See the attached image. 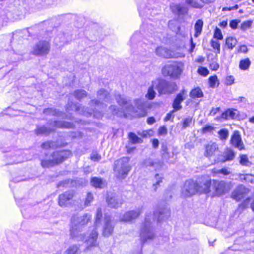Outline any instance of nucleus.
<instances>
[{
    "instance_id": "obj_1",
    "label": "nucleus",
    "mask_w": 254,
    "mask_h": 254,
    "mask_svg": "<svg viewBox=\"0 0 254 254\" xmlns=\"http://www.w3.org/2000/svg\"><path fill=\"white\" fill-rule=\"evenodd\" d=\"M116 100L122 107L123 111L117 110L115 106H111L109 109L113 112V115L118 116H124L127 118L128 116L133 117H143L146 115V111L141 99H137L134 100V107L131 104L130 101L124 96L118 95L116 96Z\"/></svg>"
},
{
    "instance_id": "obj_2",
    "label": "nucleus",
    "mask_w": 254,
    "mask_h": 254,
    "mask_svg": "<svg viewBox=\"0 0 254 254\" xmlns=\"http://www.w3.org/2000/svg\"><path fill=\"white\" fill-rule=\"evenodd\" d=\"M97 97L98 100H92L91 102V105H94L95 106V110L92 111H89L87 110L86 108L84 107H80L76 104H74L72 107H70L72 110H75V111L77 112L79 114H82L85 116H90L92 114L93 116L97 119H100L103 117L102 110L101 108H104V104L100 102H108L109 101V94L108 92L104 90L101 89L97 92Z\"/></svg>"
},
{
    "instance_id": "obj_3",
    "label": "nucleus",
    "mask_w": 254,
    "mask_h": 254,
    "mask_svg": "<svg viewBox=\"0 0 254 254\" xmlns=\"http://www.w3.org/2000/svg\"><path fill=\"white\" fill-rule=\"evenodd\" d=\"M102 217V210L100 208H99L97 211L94 226L87 233V236H83V239L81 240V241L84 242L85 245V252L91 251L92 249L98 246L97 242L98 233L96 229L101 223ZM78 241H80V240Z\"/></svg>"
},
{
    "instance_id": "obj_4",
    "label": "nucleus",
    "mask_w": 254,
    "mask_h": 254,
    "mask_svg": "<svg viewBox=\"0 0 254 254\" xmlns=\"http://www.w3.org/2000/svg\"><path fill=\"white\" fill-rule=\"evenodd\" d=\"M91 215L86 214L83 216H73L71 218V225L70 229V237L74 241L82 240L83 235L80 233L83 226L90 220Z\"/></svg>"
},
{
    "instance_id": "obj_5",
    "label": "nucleus",
    "mask_w": 254,
    "mask_h": 254,
    "mask_svg": "<svg viewBox=\"0 0 254 254\" xmlns=\"http://www.w3.org/2000/svg\"><path fill=\"white\" fill-rule=\"evenodd\" d=\"M71 155V153L69 150H62L55 152L49 157L46 155L47 158L41 160V165L43 167L53 166L55 164L62 162L65 159L68 158Z\"/></svg>"
},
{
    "instance_id": "obj_6",
    "label": "nucleus",
    "mask_w": 254,
    "mask_h": 254,
    "mask_svg": "<svg viewBox=\"0 0 254 254\" xmlns=\"http://www.w3.org/2000/svg\"><path fill=\"white\" fill-rule=\"evenodd\" d=\"M0 149L4 152H9L6 156L8 158L7 164H12L21 163L23 161V157L21 156L22 151L15 150L14 147H9L8 143H4Z\"/></svg>"
},
{
    "instance_id": "obj_7",
    "label": "nucleus",
    "mask_w": 254,
    "mask_h": 254,
    "mask_svg": "<svg viewBox=\"0 0 254 254\" xmlns=\"http://www.w3.org/2000/svg\"><path fill=\"white\" fill-rule=\"evenodd\" d=\"M129 160L128 157H123L115 162L114 170L118 178L124 179L130 171Z\"/></svg>"
},
{
    "instance_id": "obj_8",
    "label": "nucleus",
    "mask_w": 254,
    "mask_h": 254,
    "mask_svg": "<svg viewBox=\"0 0 254 254\" xmlns=\"http://www.w3.org/2000/svg\"><path fill=\"white\" fill-rule=\"evenodd\" d=\"M184 64L181 62H173L167 64L162 69V73L173 78H178L183 71Z\"/></svg>"
},
{
    "instance_id": "obj_9",
    "label": "nucleus",
    "mask_w": 254,
    "mask_h": 254,
    "mask_svg": "<svg viewBox=\"0 0 254 254\" xmlns=\"http://www.w3.org/2000/svg\"><path fill=\"white\" fill-rule=\"evenodd\" d=\"M151 216L150 214L146 216L145 222L141 227L140 238L142 243L152 240L154 237V233L151 226Z\"/></svg>"
},
{
    "instance_id": "obj_10",
    "label": "nucleus",
    "mask_w": 254,
    "mask_h": 254,
    "mask_svg": "<svg viewBox=\"0 0 254 254\" xmlns=\"http://www.w3.org/2000/svg\"><path fill=\"white\" fill-rule=\"evenodd\" d=\"M153 85L160 94H170L177 90V85L174 82L157 79L153 81Z\"/></svg>"
},
{
    "instance_id": "obj_11",
    "label": "nucleus",
    "mask_w": 254,
    "mask_h": 254,
    "mask_svg": "<svg viewBox=\"0 0 254 254\" xmlns=\"http://www.w3.org/2000/svg\"><path fill=\"white\" fill-rule=\"evenodd\" d=\"M233 186L231 182L213 180L212 189L216 195H220L229 192Z\"/></svg>"
},
{
    "instance_id": "obj_12",
    "label": "nucleus",
    "mask_w": 254,
    "mask_h": 254,
    "mask_svg": "<svg viewBox=\"0 0 254 254\" xmlns=\"http://www.w3.org/2000/svg\"><path fill=\"white\" fill-rule=\"evenodd\" d=\"M197 183L193 180L186 181L182 189V194L184 196H190L197 192Z\"/></svg>"
},
{
    "instance_id": "obj_13",
    "label": "nucleus",
    "mask_w": 254,
    "mask_h": 254,
    "mask_svg": "<svg viewBox=\"0 0 254 254\" xmlns=\"http://www.w3.org/2000/svg\"><path fill=\"white\" fill-rule=\"evenodd\" d=\"M155 53L158 56L165 58H177L185 57V55L183 53H175L173 51L162 46L157 47L156 49Z\"/></svg>"
},
{
    "instance_id": "obj_14",
    "label": "nucleus",
    "mask_w": 254,
    "mask_h": 254,
    "mask_svg": "<svg viewBox=\"0 0 254 254\" xmlns=\"http://www.w3.org/2000/svg\"><path fill=\"white\" fill-rule=\"evenodd\" d=\"M50 51L49 43L46 41H40L34 47L33 52L37 55L47 54Z\"/></svg>"
},
{
    "instance_id": "obj_15",
    "label": "nucleus",
    "mask_w": 254,
    "mask_h": 254,
    "mask_svg": "<svg viewBox=\"0 0 254 254\" xmlns=\"http://www.w3.org/2000/svg\"><path fill=\"white\" fill-rule=\"evenodd\" d=\"M114 225L111 222V218L109 215H105L104 218V224L102 234L104 237H108L111 236L114 231Z\"/></svg>"
},
{
    "instance_id": "obj_16",
    "label": "nucleus",
    "mask_w": 254,
    "mask_h": 254,
    "mask_svg": "<svg viewBox=\"0 0 254 254\" xmlns=\"http://www.w3.org/2000/svg\"><path fill=\"white\" fill-rule=\"evenodd\" d=\"M230 142L234 147L238 148L240 150L245 149V146L242 141L241 136L239 132L237 130L234 131L231 136Z\"/></svg>"
},
{
    "instance_id": "obj_17",
    "label": "nucleus",
    "mask_w": 254,
    "mask_h": 254,
    "mask_svg": "<svg viewBox=\"0 0 254 254\" xmlns=\"http://www.w3.org/2000/svg\"><path fill=\"white\" fill-rule=\"evenodd\" d=\"M249 190L243 185L239 186L232 192V197L237 201H239L244 197L248 193Z\"/></svg>"
},
{
    "instance_id": "obj_18",
    "label": "nucleus",
    "mask_w": 254,
    "mask_h": 254,
    "mask_svg": "<svg viewBox=\"0 0 254 254\" xmlns=\"http://www.w3.org/2000/svg\"><path fill=\"white\" fill-rule=\"evenodd\" d=\"M170 216V210L167 208H161L158 211H156L153 214V217L152 220L157 219L158 221H161L162 220L168 219Z\"/></svg>"
},
{
    "instance_id": "obj_19",
    "label": "nucleus",
    "mask_w": 254,
    "mask_h": 254,
    "mask_svg": "<svg viewBox=\"0 0 254 254\" xmlns=\"http://www.w3.org/2000/svg\"><path fill=\"white\" fill-rule=\"evenodd\" d=\"M141 212L140 208L130 211L126 213L124 216L120 218L121 221L128 222L137 218Z\"/></svg>"
},
{
    "instance_id": "obj_20",
    "label": "nucleus",
    "mask_w": 254,
    "mask_h": 254,
    "mask_svg": "<svg viewBox=\"0 0 254 254\" xmlns=\"http://www.w3.org/2000/svg\"><path fill=\"white\" fill-rule=\"evenodd\" d=\"M197 183V191L200 193H207L211 191L212 186L210 180H205Z\"/></svg>"
},
{
    "instance_id": "obj_21",
    "label": "nucleus",
    "mask_w": 254,
    "mask_h": 254,
    "mask_svg": "<svg viewBox=\"0 0 254 254\" xmlns=\"http://www.w3.org/2000/svg\"><path fill=\"white\" fill-rule=\"evenodd\" d=\"M172 12L178 15H185L188 13V8L181 4H173L171 5Z\"/></svg>"
},
{
    "instance_id": "obj_22",
    "label": "nucleus",
    "mask_w": 254,
    "mask_h": 254,
    "mask_svg": "<svg viewBox=\"0 0 254 254\" xmlns=\"http://www.w3.org/2000/svg\"><path fill=\"white\" fill-rule=\"evenodd\" d=\"M73 196L72 191L65 192L59 196V204L61 206H65L67 201L71 199Z\"/></svg>"
},
{
    "instance_id": "obj_23",
    "label": "nucleus",
    "mask_w": 254,
    "mask_h": 254,
    "mask_svg": "<svg viewBox=\"0 0 254 254\" xmlns=\"http://www.w3.org/2000/svg\"><path fill=\"white\" fill-rule=\"evenodd\" d=\"M184 94L185 90H183L182 92L179 93L175 99L173 104V107L175 111L180 110L182 108L181 103L185 99V97H184Z\"/></svg>"
},
{
    "instance_id": "obj_24",
    "label": "nucleus",
    "mask_w": 254,
    "mask_h": 254,
    "mask_svg": "<svg viewBox=\"0 0 254 254\" xmlns=\"http://www.w3.org/2000/svg\"><path fill=\"white\" fill-rule=\"evenodd\" d=\"M237 111L234 109H229L223 113L220 119H223L224 120L234 119L237 117Z\"/></svg>"
},
{
    "instance_id": "obj_25",
    "label": "nucleus",
    "mask_w": 254,
    "mask_h": 254,
    "mask_svg": "<svg viewBox=\"0 0 254 254\" xmlns=\"http://www.w3.org/2000/svg\"><path fill=\"white\" fill-rule=\"evenodd\" d=\"M108 205L113 208H117L122 203L121 200L115 196H108L107 199Z\"/></svg>"
},
{
    "instance_id": "obj_26",
    "label": "nucleus",
    "mask_w": 254,
    "mask_h": 254,
    "mask_svg": "<svg viewBox=\"0 0 254 254\" xmlns=\"http://www.w3.org/2000/svg\"><path fill=\"white\" fill-rule=\"evenodd\" d=\"M218 149V146L215 143H210L205 147V156L206 157L211 156L214 155L215 152Z\"/></svg>"
},
{
    "instance_id": "obj_27",
    "label": "nucleus",
    "mask_w": 254,
    "mask_h": 254,
    "mask_svg": "<svg viewBox=\"0 0 254 254\" xmlns=\"http://www.w3.org/2000/svg\"><path fill=\"white\" fill-rule=\"evenodd\" d=\"M51 126L59 128H72L74 126L72 123L63 121H54Z\"/></svg>"
},
{
    "instance_id": "obj_28",
    "label": "nucleus",
    "mask_w": 254,
    "mask_h": 254,
    "mask_svg": "<svg viewBox=\"0 0 254 254\" xmlns=\"http://www.w3.org/2000/svg\"><path fill=\"white\" fill-rule=\"evenodd\" d=\"M203 25V21L201 19H198L196 21L194 24V36L198 37L201 33L202 27Z\"/></svg>"
},
{
    "instance_id": "obj_29",
    "label": "nucleus",
    "mask_w": 254,
    "mask_h": 254,
    "mask_svg": "<svg viewBox=\"0 0 254 254\" xmlns=\"http://www.w3.org/2000/svg\"><path fill=\"white\" fill-rule=\"evenodd\" d=\"M91 183L94 187L99 188H103L106 185L105 182L103 181L102 179L97 177L92 178Z\"/></svg>"
},
{
    "instance_id": "obj_30",
    "label": "nucleus",
    "mask_w": 254,
    "mask_h": 254,
    "mask_svg": "<svg viewBox=\"0 0 254 254\" xmlns=\"http://www.w3.org/2000/svg\"><path fill=\"white\" fill-rule=\"evenodd\" d=\"M237 40L233 37H229L226 39L225 45L227 48L230 49H233L237 44Z\"/></svg>"
},
{
    "instance_id": "obj_31",
    "label": "nucleus",
    "mask_w": 254,
    "mask_h": 254,
    "mask_svg": "<svg viewBox=\"0 0 254 254\" xmlns=\"http://www.w3.org/2000/svg\"><path fill=\"white\" fill-rule=\"evenodd\" d=\"M251 64V62L249 58L241 60L239 63V68L241 70H248Z\"/></svg>"
},
{
    "instance_id": "obj_32",
    "label": "nucleus",
    "mask_w": 254,
    "mask_h": 254,
    "mask_svg": "<svg viewBox=\"0 0 254 254\" xmlns=\"http://www.w3.org/2000/svg\"><path fill=\"white\" fill-rule=\"evenodd\" d=\"M79 247L76 245H73L64 252V254H80Z\"/></svg>"
},
{
    "instance_id": "obj_33",
    "label": "nucleus",
    "mask_w": 254,
    "mask_h": 254,
    "mask_svg": "<svg viewBox=\"0 0 254 254\" xmlns=\"http://www.w3.org/2000/svg\"><path fill=\"white\" fill-rule=\"evenodd\" d=\"M186 3L190 7L195 8H201L203 4L196 0H185Z\"/></svg>"
},
{
    "instance_id": "obj_34",
    "label": "nucleus",
    "mask_w": 254,
    "mask_h": 254,
    "mask_svg": "<svg viewBox=\"0 0 254 254\" xmlns=\"http://www.w3.org/2000/svg\"><path fill=\"white\" fill-rule=\"evenodd\" d=\"M190 96L192 98H200L203 97V94L201 90L199 88L197 87L191 91Z\"/></svg>"
},
{
    "instance_id": "obj_35",
    "label": "nucleus",
    "mask_w": 254,
    "mask_h": 254,
    "mask_svg": "<svg viewBox=\"0 0 254 254\" xmlns=\"http://www.w3.org/2000/svg\"><path fill=\"white\" fill-rule=\"evenodd\" d=\"M154 89L155 88V86L153 85V81H152V85L149 87L148 89V91L147 94L145 95V97L148 99L149 100L153 99L156 95V92L154 91Z\"/></svg>"
},
{
    "instance_id": "obj_36",
    "label": "nucleus",
    "mask_w": 254,
    "mask_h": 254,
    "mask_svg": "<svg viewBox=\"0 0 254 254\" xmlns=\"http://www.w3.org/2000/svg\"><path fill=\"white\" fill-rule=\"evenodd\" d=\"M128 138L130 141L133 144L141 143L143 142V140L138 137L134 133L129 132L128 133Z\"/></svg>"
},
{
    "instance_id": "obj_37",
    "label": "nucleus",
    "mask_w": 254,
    "mask_h": 254,
    "mask_svg": "<svg viewBox=\"0 0 254 254\" xmlns=\"http://www.w3.org/2000/svg\"><path fill=\"white\" fill-rule=\"evenodd\" d=\"M163 177L158 174L155 175L154 177V182L153 183L152 188L154 191H156L160 184L162 182Z\"/></svg>"
},
{
    "instance_id": "obj_38",
    "label": "nucleus",
    "mask_w": 254,
    "mask_h": 254,
    "mask_svg": "<svg viewBox=\"0 0 254 254\" xmlns=\"http://www.w3.org/2000/svg\"><path fill=\"white\" fill-rule=\"evenodd\" d=\"M54 129H50L45 127H38L35 131L37 135L40 134H48Z\"/></svg>"
},
{
    "instance_id": "obj_39",
    "label": "nucleus",
    "mask_w": 254,
    "mask_h": 254,
    "mask_svg": "<svg viewBox=\"0 0 254 254\" xmlns=\"http://www.w3.org/2000/svg\"><path fill=\"white\" fill-rule=\"evenodd\" d=\"M44 114L46 115L62 116V113L53 108H48L44 111Z\"/></svg>"
},
{
    "instance_id": "obj_40",
    "label": "nucleus",
    "mask_w": 254,
    "mask_h": 254,
    "mask_svg": "<svg viewBox=\"0 0 254 254\" xmlns=\"http://www.w3.org/2000/svg\"><path fill=\"white\" fill-rule=\"evenodd\" d=\"M138 11H139V15L141 16H143L144 15H147L148 14L154 15H155L157 13H158L157 12H153V11H154L153 9H152L151 11H150V9L148 8H145L144 10L141 9V8H139Z\"/></svg>"
},
{
    "instance_id": "obj_41",
    "label": "nucleus",
    "mask_w": 254,
    "mask_h": 254,
    "mask_svg": "<svg viewBox=\"0 0 254 254\" xmlns=\"http://www.w3.org/2000/svg\"><path fill=\"white\" fill-rule=\"evenodd\" d=\"M241 180L245 181L246 182L254 184V175L252 174H241L240 176Z\"/></svg>"
},
{
    "instance_id": "obj_42",
    "label": "nucleus",
    "mask_w": 254,
    "mask_h": 254,
    "mask_svg": "<svg viewBox=\"0 0 254 254\" xmlns=\"http://www.w3.org/2000/svg\"><path fill=\"white\" fill-rule=\"evenodd\" d=\"M218 134L221 140H226L228 137L229 131L226 128H222L218 131Z\"/></svg>"
},
{
    "instance_id": "obj_43",
    "label": "nucleus",
    "mask_w": 254,
    "mask_h": 254,
    "mask_svg": "<svg viewBox=\"0 0 254 254\" xmlns=\"http://www.w3.org/2000/svg\"><path fill=\"white\" fill-rule=\"evenodd\" d=\"M212 172L214 175H217L218 174H222L224 175H228L230 174V171L228 168H222L221 169L217 170V169H213L212 170Z\"/></svg>"
},
{
    "instance_id": "obj_44",
    "label": "nucleus",
    "mask_w": 254,
    "mask_h": 254,
    "mask_svg": "<svg viewBox=\"0 0 254 254\" xmlns=\"http://www.w3.org/2000/svg\"><path fill=\"white\" fill-rule=\"evenodd\" d=\"M74 95L76 98L80 100L87 95L86 92L84 90H77L74 93Z\"/></svg>"
},
{
    "instance_id": "obj_45",
    "label": "nucleus",
    "mask_w": 254,
    "mask_h": 254,
    "mask_svg": "<svg viewBox=\"0 0 254 254\" xmlns=\"http://www.w3.org/2000/svg\"><path fill=\"white\" fill-rule=\"evenodd\" d=\"M240 164L243 166H250L252 163L249 160L247 155H242L240 156Z\"/></svg>"
},
{
    "instance_id": "obj_46",
    "label": "nucleus",
    "mask_w": 254,
    "mask_h": 254,
    "mask_svg": "<svg viewBox=\"0 0 254 254\" xmlns=\"http://www.w3.org/2000/svg\"><path fill=\"white\" fill-rule=\"evenodd\" d=\"M235 153L232 150L228 149L224 153V157L226 161L232 160L234 158Z\"/></svg>"
},
{
    "instance_id": "obj_47",
    "label": "nucleus",
    "mask_w": 254,
    "mask_h": 254,
    "mask_svg": "<svg viewBox=\"0 0 254 254\" xmlns=\"http://www.w3.org/2000/svg\"><path fill=\"white\" fill-rule=\"evenodd\" d=\"M55 0H41V2H39V0H36V3L41 4L43 7H46L52 5Z\"/></svg>"
},
{
    "instance_id": "obj_48",
    "label": "nucleus",
    "mask_w": 254,
    "mask_h": 254,
    "mask_svg": "<svg viewBox=\"0 0 254 254\" xmlns=\"http://www.w3.org/2000/svg\"><path fill=\"white\" fill-rule=\"evenodd\" d=\"M57 147V144L55 142L47 141L42 144V147L44 149L54 148Z\"/></svg>"
},
{
    "instance_id": "obj_49",
    "label": "nucleus",
    "mask_w": 254,
    "mask_h": 254,
    "mask_svg": "<svg viewBox=\"0 0 254 254\" xmlns=\"http://www.w3.org/2000/svg\"><path fill=\"white\" fill-rule=\"evenodd\" d=\"M55 42L56 43L58 42L61 43V44L65 43L67 42V40L65 38V35L64 33L60 34L56 38Z\"/></svg>"
},
{
    "instance_id": "obj_50",
    "label": "nucleus",
    "mask_w": 254,
    "mask_h": 254,
    "mask_svg": "<svg viewBox=\"0 0 254 254\" xmlns=\"http://www.w3.org/2000/svg\"><path fill=\"white\" fill-rule=\"evenodd\" d=\"M213 37L218 40H222L223 39V35L221 32V30L216 27L214 30V33L213 35Z\"/></svg>"
},
{
    "instance_id": "obj_51",
    "label": "nucleus",
    "mask_w": 254,
    "mask_h": 254,
    "mask_svg": "<svg viewBox=\"0 0 254 254\" xmlns=\"http://www.w3.org/2000/svg\"><path fill=\"white\" fill-rule=\"evenodd\" d=\"M211 46L214 49L217 50V53H219L220 52V44L217 41L212 40L211 41Z\"/></svg>"
},
{
    "instance_id": "obj_52",
    "label": "nucleus",
    "mask_w": 254,
    "mask_h": 254,
    "mask_svg": "<svg viewBox=\"0 0 254 254\" xmlns=\"http://www.w3.org/2000/svg\"><path fill=\"white\" fill-rule=\"evenodd\" d=\"M192 122V118L190 117H189L186 118L183 121V128H186L187 127H189L190 126V124Z\"/></svg>"
},
{
    "instance_id": "obj_53",
    "label": "nucleus",
    "mask_w": 254,
    "mask_h": 254,
    "mask_svg": "<svg viewBox=\"0 0 254 254\" xmlns=\"http://www.w3.org/2000/svg\"><path fill=\"white\" fill-rule=\"evenodd\" d=\"M252 24V22L251 21H244L241 24V28L243 30H246L251 27Z\"/></svg>"
},
{
    "instance_id": "obj_54",
    "label": "nucleus",
    "mask_w": 254,
    "mask_h": 254,
    "mask_svg": "<svg viewBox=\"0 0 254 254\" xmlns=\"http://www.w3.org/2000/svg\"><path fill=\"white\" fill-rule=\"evenodd\" d=\"M93 199V196L91 193L88 192L87 194V196L86 197L84 205L86 206H87L90 205V203L92 201Z\"/></svg>"
},
{
    "instance_id": "obj_55",
    "label": "nucleus",
    "mask_w": 254,
    "mask_h": 254,
    "mask_svg": "<svg viewBox=\"0 0 254 254\" xmlns=\"http://www.w3.org/2000/svg\"><path fill=\"white\" fill-rule=\"evenodd\" d=\"M143 163L144 166L146 167L153 166L155 168L156 166L157 165V164L156 163H154L153 160L151 159H147L145 160L143 162Z\"/></svg>"
},
{
    "instance_id": "obj_56",
    "label": "nucleus",
    "mask_w": 254,
    "mask_h": 254,
    "mask_svg": "<svg viewBox=\"0 0 254 254\" xmlns=\"http://www.w3.org/2000/svg\"><path fill=\"white\" fill-rule=\"evenodd\" d=\"M217 81V77L216 75L210 76L209 78V82L210 86L211 87H215Z\"/></svg>"
},
{
    "instance_id": "obj_57",
    "label": "nucleus",
    "mask_w": 254,
    "mask_h": 254,
    "mask_svg": "<svg viewBox=\"0 0 254 254\" xmlns=\"http://www.w3.org/2000/svg\"><path fill=\"white\" fill-rule=\"evenodd\" d=\"M90 158L94 161H98L101 158V156L96 151L93 152L91 153Z\"/></svg>"
},
{
    "instance_id": "obj_58",
    "label": "nucleus",
    "mask_w": 254,
    "mask_h": 254,
    "mask_svg": "<svg viewBox=\"0 0 254 254\" xmlns=\"http://www.w3.org/2000/svg\"><path fill=\"white\" fill-rule=\"evenodd\" d=\"M197 71L198 73L203 76H206L209 73L208 70L204 67H200L198 68Z\"/></svg>"
},
{
    "instance_id": "obj_59",
    "label": "nucleus",
    "mask_w": 254,
    "mask_h": 254,
    "mask_svg": "<svg viewBox=\"0 0 254 254\" xmlns=\"http://www.w3.org/2000/svg\"><path fill=\"white\" fill-rule=\"evenodd\" d=\"M138 36H139L138 34H135L131 37L130 40V46L132 47V48H134V47H135V46L136 45V43H135L136 40L137 39V38H138Z\"/></svg>"
},
{
    "instance_id": "obj_60",
    "label": "nucleus",
    "mask_w": 254,
    "mask_h": 254,
    "mask_svg": "<svg viewBox=\"0 0 254 254\" xmlns=\"http://www.w3.org/2000/svg\"><path fill=\"white\" fill-rule=\"evenodd\" d=\"M248 51V49L247 46L245 45L240 46L238 49V52L239 53H247Z\"/></svg>"
},
{
    "instance_id": "obj_61",
    "label": "nucleus",
    "mask_w": 254,
    "mask_h": 254,
    "mask_svg": "<svg viewBox=\"0 0 254 254\" xmlns=\"http://www.w3.org/2000/svg\"><path fill=\"white\" fill-rule=\"evenodd\" d=\"M234 81V77L233 76H228L226 78V84L227 85H232Z\"/></svg>"
},
{
    "instance_id": "obj_62",
    "label": "nucleus",
    "mask_w": 254,
    "mask_h": 254,
    "mask_svg": "<svg viewBox=\"0 0 254 254\" xmlns=\"http://www.w3.org/2000/svg\"><path fill=\"white\" fill-rule=\"evenodd\" d=\"M167 133V129L165 126L161 127L158 130L159 135H165Z\"/></svg>"
},
{
    "instance_id": "obj_63",
    "label": "nucleus",
    "mask_w": 254,
    "mask_h": 254,
    "mask_svg": "<svg viewBox=\"0 0 254 254\" xmlns=\"http://www.w3.org/2000/svg\"><path fill=\"white\" fill-rule=\"evenodd\" d=\"M239 22V21L237 20H232L230 22V26L232 29H236L237 27Z\"/></svg>"
},
{
    "instance_id": "obj_64",
    "label": "nucleus",
    "mask_w": 254,
    "mask_h": 254,
    "mask_svg": "<svg viewBox=\"0 0 254 254\" xmlns=\"http://www.w3.org/2000/svg\"><path fill=\"white\" fill-rule=\"evenodd\" d=\"M150 131H151V130H144L142 132H138V134L143 137H146L147 136L149 135Z\"/></svg>"
}]
</instances>
